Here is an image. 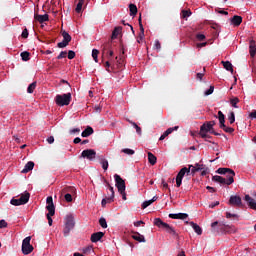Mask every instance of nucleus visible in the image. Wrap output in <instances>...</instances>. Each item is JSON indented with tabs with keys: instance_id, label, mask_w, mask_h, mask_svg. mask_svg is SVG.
<instances>
[{
	"instance_id": "14",
	"label": "nucleus",
	"mask_w": 256,
	"mask_h": 256,
	"mask_svg": "<svg viewBox=\"0 0 256 256\" xmlns=\"http://www.w3.org/2000/svg\"><path fill=\"white\" fill-rule=\"evenodd\" d=\"M244 201H247L250 209H254V211H256V202L255 199L251 198V196H249V194H246L244 197Z\"/></svg>"
},
{
	"instance_id": "3",
	"label": "nucleus",
	"mask_w": 256,
	"mask_h": 256,
	"mask_svg": "<svg viewBox=\"0 0 256 256\" xmlns=\"http://www.w3.org/2000/svg\"><path fill=\"white\" fill-rule=\"evenodd\" d=\"M73 229H75V218L73 217V215L68 214L65 217V222H64V230H63L64 237H69V234L71 233V231H73Z\"/></svg>"
},
{
	"instance_id": "7",
	"label": "nucleus",
	"mask_w": 256,
	"mask_h": 256,
	"mask_svg": "<svg viewBox=\"0 0 256 256\" xmlns=\"http://www.w3.org/2000/svg\"><path fill=\"white\" fill-rule=\"evenodd\" d=\"M56 104L59 105V107H65V105H69L71 103V93L66 94H58L55 97Z\"/></svg>"
},
{
	"instance_id": "32",
	"label": "nucleus",
	"mask_w": 256,
	"mask_h": 256,
	"mask_svg": "<svg viewBox=\"0 0 256 256\" xmlns=\"http://www.w3.org/2000/svg\"><path fill=\"white\" fill-rule=\"evenodd\" d=\"M36 88L37 82H32L27 88V93H33V91H35Z\"/></svg>"
},
{
	"instance_id": "22",
	"label": "nucleus",
	"mask_w": 256,
	"mask_h": 256,
	"mask_svg": "<svg viewBox=\"0 0 256 256\" xmlns=\"http://www.w3.org/2000/svg\"><path fill=\"white\" fill-rule=\"evenodd\" d=\"M155 201H157V196H154L152 199L150 200H146L142 203V209H147V207H149V205H153V203H155Z\"/></svg>"
},
{
	"instance_id": "51",
	"label": "nucleus",
	"mask_w": 256,
	"mask_h": 256,
	"mask_svg": "<svg viewBox=\"0 0 256 256\" xmlns=\"http://www.w3.org/2000/svg\"><path fill=\"white\" fill-rule=\"evenodd\" d=\"M67 57V51H62L58 56L57 59H65Z\"/></svg>"
},
{
	"instance_id": "52",
	"label": "nucleus",
	"mask_w": 256,
	"mask_h": 256,
	"mask_svg": "<svg viewBox=\"0 0 256 256\" xmlns=\"http://www.w3.org/2000/svg\"><path fill=\"white\" fill-rule=\"evenodd\" d=\"M68 59H75V51H72V50L68 51Z\"/></svg>"
},
{
	"instance_id": "59",
	"label": "nucleus",
	"mask_w": 256,
	"mask_h": 256,
	"mask_svg": "<svg viewBox=\"0 0 256 256\" xmlns=\"http://www.w3.org/2000/svg\"><path fill=\"white\" fill-rule=\"evenodd\" d=\"M47 143H49V145H52V143H55V138L53 136L48 137Z\"/></svg>"
},
{
	"instance_id": "20",
	"label": "nucleus",
	"mask_w": 256,
	"mask_h": 256,
	"mask_svg": "<svg viewBox=\"0 0 256 256\" xmlns=\"http://www.w3.org/2000/svg\"><path fill=\"white\" fill-rule=\"evenodd\" d=\"M132 239H134L135 241H138V243H145V236L141 235L138 232H135L132 235Z\"/></svg>"
},
{
	"instance_id": "45",
	"label": "nucleus",
	"mask_w": 256,
	"mask_h": 256,
	"mask_svg": "<svg viewBox=\"0 0 256 256\" xmlns=\"http://www.w3.org/2000/svg\"><path fill=\"white\" fill-rule=\"evenodd\" d=\"M131 125L136 129V133L141 135V127H139V125H137L135 122H131Z\"/></svg>"
},
{
	"instance_id": "27",
	"label": "nucleus",
	"mask_w": 256,
	"mask_h": 256,
	"mask_svg": "<svg viewBox=\"0 0 256 256\" xmlns=\"http://www.w3.org/2000/svg\"><path fill=\"white\" fill-rule=\"evenodd\" d=\"M122 29L123 28L121 26L115 27V29L112 32V39H117V37H119V34L121 33Z\"/></svg>"
},
{
	"instance_id": "44",
	"label": "nucleus",
	"mask_w": 256,
	"mask_h": 256,
	"mask_svg": "<svg viewBox=\"0 0 256 256\" xmlns=\"http://www.w3.org/2000/svg\"><path fill=\"white\" fill-rule=\"evenodd\" d=\"M182 17H183V19H187V17H191V11L190 10H183L182 11Z\"/></svg>"
},
{
	"instance_id": "38",
	"label": "nucleus",
	"mask_w": 256,
	"mask_h": 256,
	"mask_svg": "<svg viewBox=\"0 0 256 256\" xmlns=\"http://www.w3.org/2000/svg\"><path fill=\"white\" fill-rule=\"evenodd\" d=\"M230 103H231L232 107H234L235 109H239V106H237V103H239V98H237V97L232 98L230 100Z\"/></svg>"
},
{
	"instance_id": "24",
	"label": "nucleus",
	"mask_w": 256,
	"mask_h": 256,
	"mask_svg": "<svg viewBox=\"0 0 256 256\" xmlns=\"http://www.w3.org/2000/svg\"><path fill=\"white\" fill-rule=\"evenodd\" d=\"M218 119L220 123V128L225 127V114L222 111H218Z\"/></svg>"
},
{
	"instance_id": "42",
	"label": "nucleus",
	"mask_w": 256,
	"mask_h": 256,
	"mask_svg": "<svg viewBox=\"0 0 256 256\" xmlns=\"http://www.w3.org/2000/svg\"><path fill=\"white\" fill-rule=\"evenodd\" d=\"M228 120L231 125H233V123H235V112L230 113V115L228 116Z\"/></svg>"
},
{
	"instance_id": "37",
	"label": "nucleus",
	"mask_w": 256,
	"mask_h": 256,
	"mask_svg": "<svg viewBox=\"0 0 256 256\" xmlns=\"http://www.w3.org/2000/svg\"><path fill=\"white\" fill-rule=\"evenodd\" d=\"M122 153H125V155H135V150L131 148H124L122 149Z\"/></svg>"
},
{
	"instance_id": "36",
	"label": "nucleus",
	"mask_w": 256,
	"mask_h": 256,
	"mask_svg": "<svg viewBox=\"0 0 256 256\" xmlns=\"http://www.w3.org/2000/svg\"><path fill=\"white\" fill-rule=\"evenodd\" d=\"M29 55H30L29 52L24 51L20 54V57H21L22 61H29V59H30Z\"/></svg>"
},
{
	"instance_id": "1",
	"label": "nucleus",
	"mask_w": 256,
	"mask_h": 256,
	"mask_svg": "<svg viewBox=\"0 0 256 256\" xmlns=\"http://www.w3.org/2000/svg\"><path fill=\"white\" fill-rule=\"evenodd\" d=\"M197 172V168H195L193 165H189V168H182L176 176V187H181V184L183 183V177H185V175H189V173L195 175Z\"/></svg>"
},
{
	"instance_id": "15",
	"label": "nucleus",
	"mask_w": 256,
	"mask_h": 256,
	"mask_svg": "<svg viewBox=\"0 0 256 256\" xmlns=\"http://www.w3.org/2000/svg\"><path fill=\"white\" fill-rule=\"evenodd\" d=\"M105 236V233L103 232H96L91 235V241L92 243H97L98 241H101L103 237Z\"/></svg>"
},
{
	"instance_id": "47",
	"label": "nucleus",
	"mask_w": 256,
	"mask_h": 256,
	"mask_svg": "<svg viewBox=\"0 0 256 256\" xmlns=\"http://www.w3.org/2000/svg\"><path fill=\"white\" fill-rule=\"evenodd\" d=\"M154 49H156L157 51H161V42H159V40H155Z\"/></svg>"
},
{
	"instance_id": "13",
	"label": "nucleus",
	"mask_w": 256,
	"mask_h": 256,
	"mask_svg": "<svg viewBox=\"0 0 256 256\" xmlns=\"http://www.w3.org/2000/svg\"><path fill=\"white\" fill-rule=\"evenodd\" d=\"M186 224L190 225V227H192V229H194L196 234H198V235H202L203 234V229H201V226L198 225L197 223L186 221Z\"/></svg>"
},
{
	"instance_id": "5",
	"label": "nucleus",
	"mask_w": 256,
	"mask_h": 256,
	"mask_svg": "<svg viewBox=\"0 0 256 256\" xmlns=\"http://www.w3.org/2000/svg\"><path fill=\"white\" fill-rule=\"evenodd\" d=\"M46 209L48 211L47 213V219H48V225L51 227V225H53V215H55V204H53V197L52 196H48L46 199Z\"/></svg>"
},
{
	"instance_id": "6",
	"label": "nucleus",
	"mask_w": 256,
	"mask_h": 256,
	"mask_svg": "<svg viewBox=\"0 0 256 256\" xmlns=\"http://www.w3.org/2000/svg\"><path fill=\"white\" fill-rule=\"evenodd\" d=\"M30 197H31V194H29V192H24V194H22L20 198L18 199L13 198L10 201V203L15 207H19V205H27V203H29Z\"/></svg>"
},
{
	"instance_id": "57",
	"label": "nucleus",
	"mask_w": 256,
	"mask_h": 256,
	"mask_svg": "<svg viewBox=\"0 0 256 256\" xmlns=\"http://www.w3.org/2000/svg\"><path fill=\"white\" fill-rule=\"evenodd\" d=\"M81 129L79 128H73L72 130H70V135H75V133H80Z\"/></svg>"
},
{
	"instance_id": "50",
	"label": "nucleus",
	"mask_w": 256,
	"mask_h": 256,
	"mask_svg": "<svg viewBox=\"0 0 256 256\" xmlns=\"http://www.w3.org/2000/svg\"><path fill=\"white\" fill-rule=\"evenodd\" d=\"M64 198L67 203H71V201H73V196H71L69 193L65 194Z\"/></svg>"
},
{
	"instance_id": "23",
	"label": "nucleus",
	"mask_w": 256,
	"mask_h": 256,
	"mask_svg": "<svg viewBox=\"0 0 256 256\" xmlns=\"http://www.w3.org/2000/svg\"><path fill=\"white\" fill-rule=\"evenodd\" d=\"M94 130L91 126H87L86 129L82 132V137H90V135H93Z\"/></svg>"
},
{
	"instance_id": "40",
	"label": "nucleus",
	"mask_w": 256,
	"mask_h": 256,
	"mask_svg": "<svg viewBox=\"0 0 256 256\" xmlns=\"http://www.w3.org/2000/svg\"><path fill=\"white\" fill-rule=\"evenodd\" d=\"M177 129H179V126H174V127H172V128H168L164 133H165V135H171V133L173 132V131H177Z\"/></svg>"
},
{
	"instance_id": "39",
	"label": "nucleus",
	"mask_w": 256,
	"mask_h": 256,
	"mask_svg": "<svg viewBox=\"0 0 256 256\" xmlns=\"http://www.w3.org/2000/svg\"><path fill=\"white\" fill-rule=\"evenodd\" d=\"M99 224L102 227V229H107V220L105 218H100Z\"/></svg>"
},
{
	"instance_id": "9",
	"label": "nucleus",
	"mask_w": 256,
	"mask_h": 256,
	"mask_svg": "<svg viewBox=\"0 0 256 256\" xmlns=\"http://www.w3.org/2000/svg\"><path fill=\"white\" fill-rule=\"evenodd\" d=\"M22 253L23 255H29L33 253V245H31V236L26 237L22 241Z\"/></svg>"
},
{
	"instance_id": "8",
	"label": "nucleus",
	"mask_w": 256,
	"mask_h": 256,
	"mask_svg": "<svg viewBox=\"0 0 256 256\" xmlns=\"http://www.w3.org/2000/svg\"><path fill=\"white\" fill-rule=\"evenodd\" d=\"M212 181H215V183H220V185H232V183H235L233 174L227 176V178H223L221 176L216 175L212 177Z\"/></svg>"
},
{
	"instance_id": "18",
	"label": "nucleus",
	"mask_w": 256,
	"mask_h": 256,
	"mask_svg": "<svg viewBox=\"0 0 256 256\" xmlns=\"http://www.w3.org/2000/svg\"><path fill=\"white\" fill-rule=\"evenodd\" d=\"M34 19L36 21H38L39 23H45V21H49V15H47V14H44V15L36 14L34 16Z\"/></svg>"
},
{
	"instance_id": "26",
	"label": "nucleus",
	"mask_w": 256,
	"mask_h": 256,
	"mask_svg": "<svg viewBox=\"0 0 256 256\" xmlns=\"http://www.w3.org/2000/svg\"><path fill=\"white\" fill-rule=\"evenodd\" d=\"M222 64H223L224 69H226V71H230V73H233V64H231V62L222 61Z\"/></svg>"
},
{
	"instance_id": "60",
	"label": "nucleus",
	"mask_w": 256,
	"mask_h": 256,
	"mask_svg": "<svg viewBox=\"0 0 256 256\" xmlns=\"http://www.w3.org/2000/svg\"><path fill=\"white\" fill-rule=\"evenodd\" d=\"M141 225H145V222H143L141 220L134 222V227H141Z\"/></svg>"
},
{
	"instance_id": "58",
	"label": "nucleus",
	"mask_w": 256,
	"mask_h": 256,
	"mask_svg": "<svg viewBox=\"0 0 256 256\" xmlns=\"http://www.w3.org/2000/svg\"><path fill=\"white\" fill-rule=\"evenodd\" d=\"M196 38L198 39V41H205V35L204 34H197Z\"/></svg>"
},
{
	"instance_id": "31",
	"label": "nucleus",
	"mask_w": 256,
	"mask_h": 256,
	"mask_svg": "<svg viewBox=\"0 0 256 256\" xmlns=\"http://www.w3.org/2000/svg\"><path fill=\"white\" fill-rule=\"evenodd\" d=\"M62 37H63V41H65L66 43H69L71 41V35H69L67 31L62 32Z\"/></svg>"
},
{
	"instance_id": "11",
	"label": "nucleus",
	"mask_w": 256,
	"mask_h": 256,
	"mask_svg": "<svg viewBox=\"0 0 256 256\" xmlns=\"http://www.w3.org/2000/svg\"><path fill=\"white\" fill-rule=\"evenodd\" d=\"M228 203L229 205H232V207H243V202L241 198L237 195L230 196Z\"/></svg>"
},
{
	"instance_id": "56",
	"label": "nucleus",
	"mask_w": 256,
	"mask_h": 256,
	"mask_svg": "<svg viewBox=\"0 0 256 256\" xmlns=\"http://www.w3.org/2000/svg\"><path fill=\"white\" fill-rule=\"evenodd\" d=\"M5 227H7V221L0 220V229H5Z\"/></svg>"
},
{
	"instance_id": "19",
	"label": "nucleus",
	"mask_w": 256,
	"mask_h": 256,
	"mask_svg": "<svg viewBox=\"0 0 256 256\" xmlns=\"http://www.w3.org/2000/svg\"><path fill=\"white\" fill-rule=\"evenodd\" d=\"M231 23H232V25H235V27H239V25H241V23H243V18L241 16L235 15L231 19Z\"/></svg>"
},
{
	"instance_id": "63",
	"label": "nucleus",
	"mask_w": 256,
	"mask_h": 256,
	"mask_svg": "<svg viewBox=\"0 0 256 256\" xmlns=\"http://www.w3.org/2000/svg\"><path fill=\"white\" fill-rule=\"evenodd\" d=\"M108 199H109V197L102 199V207H105L107 205V203H111V202H109Z\"/></svg>"
},
{
	"instance_id": "48",
	"label": "nucleus",
	"mask_w": 256,
	"mask_h": 256,
	"mask_svg": "<svg viewBox=\"0 0 256 256\" xmlns=\"http://www.w3.org/2000/svg\"><path fill=\"white\" fill-rule=\"evenodd\" d=\"M200 137H202V139H206V137H208V139L211 138V136L207 135V132H205V130H201V128H200Z\"/></svg>"
},
{
	"instance_id": "46",
	"label": "nucleus",
	"mask_w": 256,
	"mask_h": 256,
	"mask_svg": "<svg viewBox=\"0 0 256 256\" xmlns=\"http://www.w3.org/2000/svg\"><path fill=\"white\" fill-rule=\"evenodd\" d=\"M194 167L196 168V171H203V169H205V165H203V164H199V163H196L195 165H194Z\"/></svg>"
},
{
	"instance_id": "53",
	"label": "nucleus",
	"mask_w": 256,
	"mask_h": 256,
	"mask_svg": "<svg viewBox=\"0 0 256 256\" xmlns=\"http://www.w3.org/2000/svg\"><path fill=\"white\" fill-rule=\"evenodd\" d=\"M22 37L24 39H27V37H29V31L27 30V28H25L23 31H22Z\"/></svg>"
},
{
	"instance_id": "54",
	"label": "nucleus",
	"mask_w": 256,
	"mask_h": 256,
	"mask_svg": "<svg viewBox=\"0 0 256 256\" xmlns=\"http://www.w3.org/2000/svg\"><path fill=\"white\" fill-rule=\"evenodd\" d=\"M200 171H202L201 172L202 177H205V175H207V173H209V168L204 166V169H202Z\"/></svg>"
},
{
	"instance_id": "17",
	"label": "nucleus",
	"mask_w": 256,
	"mask_h": 256,
	"mask_svg": "<svg viewBox=\"0 0 256 256\" xmlns=\"http://www.w3.org/2000/svg\"><path fill=\"white\" fill-rule=\"evenodd\" d=\"M33 167H35V163L33 161H29L26 163L21 173H29V171H33Z\"/></svg>"
},
{
	"instance_id": "21",
	"label": "nucleus",
	"mask_w": 256,
	"mask_h": 256,
	"mask_svg": "<svg viewBox=\"0 0 256 256\" xmlns=\"http://www.w3.org/2000/svg\"><path fill=\"white\" fill-rule=\"evenodd\" d=\"M249 52H250L251 57H255V55H256L255 40H250Z\"/></svg>"
},
{
	"instance_id": "4",
	"label": "nucleus",
	"mask_w": 256,
	"mask_h": 256,
	"mask_svg": "<svg viewBox=\"0 0 256 256\" xmlns=\"http://www.w3.org/2000/svg\"><path fill=\"white\" fill-rule=\"evenodd\" d=\"M114 179H115L116 187L118 189V193L122 195L123 201H127V193H125V189H126L125 180H123V178H121L119 174H115Z\"/></svg>"
},
{
	"instance_id": "61",
	"label": "nucleus",
	"mask_w": 256,
	"mask_h": 256,
	"mask_svg": "<svg viewBox=\"0 0 256 256\" xmlns=\"http://www.w3.org/2000/svg\"><path fill=\"white\" fill-rule=\"evenodd\" d=\"M206 46H207V42H203V43H198V44H196V47H197L198 49H201V48L206 47Z\"/></svg>"
},
{
	"instance_id": "41",
	"label": "nucleus",
	"mask_w": 256,
	"mask_h": 256,
	"mask_svg": "<svg viewBox=\"0 0 256 256\" xmlns=\"http://www.w3.org/2000/svg\"><path fill=\"white\" fill-rule=\"evenodd\" d=\"M220 129H223V131H225V133H233L235 131V129H233L231 127H227V125L222 126Z\"/></svg>"
},
{
	"instance_id": "43",
	"label": "nucleus",
	"mask_w": 256,
	"mask_h": 256,
	"mask_svg": "<svg viewBox=\"0 0 256 256\" xmlns=\"http://www.w3.org/2000/svg\"><path fill=\"white\" fill-rule=\"evenodd\" d=\"M69 45V42H65V40H62V42H59L57 44V47H59V49H64V47H67Z\"/></svg>"
},
{
	"instance_id": "10",
	"label": "nucleus",
	"mask_w": 256,
	"mask_h": 256,
	"mask_svg": "<svg viewBox=\"0 0 256 256\" xmlns=\"http://www.w3.org/2000/svg\"><path fill=\"white\" fill-rule=\"evenodd\" d=\"M81 157H83L84 159H88L89 161H93V159L97 157V152L93 149H86L82 151Z\"/></svg>"
},
{
	"instance_id": "2",
	"label": "nucleus",
	"mask_w": 256,
	"mask_h": 256,
	"mask_svg": "<svg viewBox=\"0 0 256 256\" xmlns=\"http://www.w3.org/2000/svg\"><path fill=\"white\" fill-rule=\"evenodd\" d=\"M154 225H156V227H159V229H164L165 232L169 233L170 235H173V237H177V235H179L177 233V231L175 230V228H173L171 225L163 222V220H161V218H155Z\"/></svg>"
},
{
	"instance_id": "55",
	"label": "nucleus",
	"mask_w": 256,
	"mask_h": 256,
	"mask_svg": "<svg viewBox=\"0 0 256 256\" xmlns=\"http://www.w3.org/2000/svg\"><path fill=\"white\" fill-rule=\"evenodd\" d=\"M101 109H103V107L101 105L94 106L95 113H101Z\"/></svg>"
},
{
	"instance_id": "30",
	"label": "nucleus",
	"mask_w": 256,
	"mask_h": 256,
	"mask_svg": "<svg viewBox=\"0 0 256 256\" xmlns=\"http://www.w3.org/2000/svg\"><path fill=\"white\" fill-rule=\"evenodd\" d=\"M201 131H205V133H209V131H211L212 126L209 125V122H207L206 124H203L201 127H200Z\"/></svg>"
},
{
	"instance_id": "35",
	"label": "nucleus",
	"mask_w": 256,
	"mask_h": 256,
	"mask_svg": "<svg viewBox=\"0 0 256 256\" xmlns=\"http://www.w3.org/2000/svg\"><path fill=\"white\" fill-rule=\"evenodd\" d=\"M101 165H102V169H104V171H107V169H109V161H107V159H102L100 161Z\"/></svg>"
},
{
	"instance_id": "49",
	"label": "nucleus",
	"mask_w": 256,
	"mask_h": 256,
	"mask_svg": "<svg viewBox=\"0 0 256 256\" xmlns=\"http://www.w3.org/2000/svg\"><path fill=\"white\" fill-rule=\"evenodd\" d=\"M213 91H215V87L210 86V88L204 92V95H212Z\"/></svg>"
},
{
	"instance_id": "29",
	"label": "nucleus",
	"mask_w": 256,
	"mask_h": 256,
	"mask_svg": "<svg viewBox=\"0 0 256 256\" xmlns=\"http://www.w3.org/2000/svg\"><path fill=\"white\" fill-rule=\"evenodd\" d=\"M130 15L131 17H135L137 15V5L130 4L129 5Z\"/></svg>"
},
{
	"instance_id": "64",
	"label": "nucleus",
	"mask_w": 256,
	"mask_h": 256,
	"mask_svg": "<svg viewBox=\"0 0 256 256\" xmlns=\"http://www.w3.org/2000/svg\"><path fill=\"white\" fill-rule=\"evenodd\" d=\"M249 118H250V119H256V110L252 111V112L249 114Z\"/></svg>"
},
{
	"instance_id": "16",
	"label": "nucleus",
	"mask_w": 256,
	"mask_h": 256,
	"mask_svg": "<svg viewBox=\"0 0 256 256\" xmlns=\"http://www.w3.org/2000/svg\"><path fill=\"white\" fill-rule=\"evenodd\" d=\"M168 217L170 219H181L182 221H185V219H187V217H189V214H187V213L169 214Z\"/></svg>"
},
{
	"instance_id": "33",
	"label": "nucleus",
	"mask_w": 256,
	"mask_h": 256,
	"mask_svg": "<svg viewBox=\"0 0 256 256\" xmlns=\"http://www.w3.org/2000/svg\"><path fill=\"white\" fill-rule=\"evenodd\" d=\"M98 56H99V50L93 49L92 50V57H93L95 63H99Z\"/></svg>"
},
{
	"instance_id": "25",
	"label": "nucleus",
	"mask_w": 256,
	"mask_h": 256,
	"mask_svg": "<svg viewBox=\"0 0 256 256\" xmlns=\"http://www.w3.org/2000/svg\"><path fill=\"white\" fill-rule=\"evenodd\" d=\"M108 189L110 191V196L108 197V203H113V200L115 199V190L113 189V186H110L108 184Z\"/></svg>"
},
{
	"instance_id": "28",
	"label": "nucleus",
	"mask_w": 256,
	"mask_h": 256,
	"mask_svg": "<svg viewBox=\"0 0 256 256\" xmlns=\"http://www.w3.org/2000/svg\"><path fill=\"white\" fill-rule=\"evenodd\" d=\"M148 161L150 165H155V163H157V157L153 155V153L148 152Z\"/></svg>"
},
{
	"instance_id": "12",
	"label": "nucleus",
	"mask_w": 256,
	"mask_h": 256,
	"mask_svg": "<svg viewBox=\"0 0 256 256\" xmlns=\"http://www.w3.org/2000/svg\"><path fill=\"white\" fill-rule=\"evenodd\" d=\"M216 172L219 173V175H226V179L227 177H231V175L235 177V171L229 168H219Z\"/></svg>"
},
{
	"instance_id": "62",
	"label": "nucleus",
	"mask_w": 256,
	"mask_h": 256,
	"mask_svg": "<svg viewBox=\"0 0 256 256\" xmlns=\"http://www.w3.org/2000/svg\"><path fill=\"white\" fill-rule=\"evenodd\" d=\"M231 217H238L237 214H232L231 212L226 213V218L231 219Z\"/></svg>"
},
{
	"instance_id": "34",
	"label": "nucleus",
	"mask_w": 256,
	"mask_h": 256,
	"mask_svg": "<svg viewBox=\"0 0 256 256\" xmlns=\"http://www.w3.org/2000/svg\"><path fill=\"white\" fill-rule=\"evenodd\" d=\"M85 4L84 0H79L76 6V13H81V9H83V5Z\"/></svg>"
}]
</instances>
